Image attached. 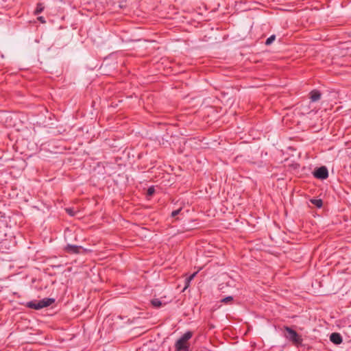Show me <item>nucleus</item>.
Returning a JSON list of instances; mask_svg holds the SVG:
<instances>
[{
    "mask_svg": "<svg viewBox=\"0 0 351 351\" xmlns=\"http://www.w3.org/2000/svg\"><path fill=\"white\" fill-rule=\"evenodd\" d=\"M54 301L55 300L53 298H44L38 302H29L27 303V306L31 308L40 309L50 306L54 302Z\"/></svg>",
    "mask_w": 351,
    "mask_h": 351,
    "instance_id": "1",
    "label": "nucleus"
},
{
    "mask_svg": "<svg viewBox=\"0 0 351 351\" xmlns=\"http://www.w3.org/2000/svg\"><path fill=\"white\" fill-rule=\"evenodd\" d=\"M285 330L287 332L285 337L291 341L295 345H300L302 342V337L293 330L289 327H285Z\"/></svg>",
    "mask_w": 351,
    "mask_h": 351,
    "instance_id": "2",
    "label": "nucleus"
},
{
    "mask_svg": "<svg viewBox=\"0 0 351 351\" xmlns=\"http://www.w3.org/2000/svg\"><path fill=\"white\" fill-rule=\"evenodd\" d=\"M313 175L318 179H326L328 176V169L325 167H321L315 170Z\"/></svg>",
    "mask_w": 351,
    "mask_h": 351,
    "instance_id": "3",
    "label": "nucleus"
},
{
    "mask_svg": "<svg viewBox=\"0 0 351 351\" xmlns=\"http://www.w3.org/2000/svg\"><path fill=\"white\" fill-rule=\"evenodd\" d=\"M330 339L332 343L337 345L340 344L342 342L341 336L337 332L332 333L330 335Z\"/></svg>",
    "mask_w": 351,
    "mask_h": 351,
    "instance_id": "4",
    "label": "nucleus"
},
{
    "mask_svg": "<svg viewBox=\"0 0 351 351\" xmlns=\"http://www.w3.org/2000/svg\"><path fill=\"white\" fill-rule=\"evenodd\" d=\"M80 250H82V247L73 245H67L65 247V250L69 253L77 254L80 252Z\"/></svg>",
    "mask_w": 351,
    "mask_h": 351,
    "instance_id": "5",
    "label": "nucleus"
},
{
    "mask_svg": "<svg viewBox=\"0 0 351 351\" xmlns=\"http://www.w3.org/2000/svg\"><path fill=\"white\" fill-rule=\"evenodd\" d=\"M176 346L178 350H185L187 348V341H184L181 337L176 342Z\"/></svg>",
    "mask_w": 351,
    "mask_h": 351,
    "instance_id": "6",
    "label": "nucleus"
},
{
    "mask_svg": "<svg viewBox=\"0 0 351 351\" xmlns=\"http://www.w3.org/2000/svg\"><path fill=\"white\" fill-rule=\"evenodd\" d=\"M321 94L317 90H313L311 93V99L313 101H316L320 99Z\"/></svg>",
    "mask_w": 351,
    "mask_h": 351,
    "instance_id": "7",
    "label": "nucleus"
},
{
    "mask_svg": "<svg viewBox=\"0 0 351 351\" xmlns=\"http://www.w3.org/2000/svg\"><path fill=\"white\" fill-rule=\"evenodd\" d=\"M152 304L156 308H160L163 306L162 302L159 299H153L151 301Z\"/></svg>",
    "mask_w": 351,
    "mask_h": 351,
    "instance_id": "8",
    "label": "nucleus"
},
{
    "mask_svg": "<svg viewBox=\"0 0 351 351\" xmlns=\"http://www.w3.org/2000/svg\"><path fill=\"white\" fill-rule=\"evenodd\" d=\"M43 10H44V5L42 3H38L37 5L36 9L35 10V14H38L40 13L41 12H43Z\"/></svg>",
    "mask_w": 351,
    "mask_h": 351,
    "instance_id": "9",
    "label": "nucleus"
},
{
    "mask_svg": "<svg viewBox=\"0 0 351 351\" xmlns=\"http://www.w3.org/2000/svg\"><path fill=\"white\" fill-rule=\"evenodd\" d=\"M191 337L192 333L191 332H187L182 337V339L184 341H187L189 339H191Z\"/></svg>",
    "mask_w": 351,
    "mask_h": 351,
    "instance_id": "10",
    "label": "nucleus"
},
{
    "mask_svg": "<svg viewBox=\"0 0 351 351\" xmlns=\"http://www.w3.org/2000/svg\"><path fill=\"white\" fill-rule=\"evenodd\" d=\"M311 202L318 208L322 206V201L321 199H313Z\"/></svg>",
    "mask_w": 351,
    "mask_h": 351,
    "instance_id": "11",
    "label": "nucleus"
},
{
    "mask_svg": "<svg viewBox=\"0 0 351 351\" xmlns=\"http://www.w3.org/2000/svg\"><path fill=\"white\" fill-rule=\"evenodd\" d=\"M275 39L276 36L274 35H272L267 39L265 44L267 45H269L275 40Z\"/></svg>",
    "mask_w": 351,
    "mask_h": 351,
    "instance_id": "12",
    "label": "nucleus"
},
{
    "mask_svg": "<svg viewBox=\"0 0 351 351\" xmlns=\"http://www.w3.org/2000/svg\"><path fill=\"white\" fill-rule=\"evenodd\" d=\"M66 212L71 216H74L76 213V211H75L73 208H66L65 209Z\"/></svg>",
    "mask_w": 351,
    "mask_h": 351,
    "instance_id": "13",
    "label": "nucleus"
},
{
    "mask_svg": "<svg viewBox=\"0 0 351 351\" xmlns=\"http://www.w3.org/2000/svg\"><path fill=\"white\" fill-rule=\"evenodd\" d=\"M232 300H233V298L232 296H228V297H226V298L222 299L221 302L223 303H228V302L232 301Z\"/></svg>",
    "mask_w": 351,
    "mask_h": 351,
    "instance_id": "14",
    "label": "nucleus"
},
{
    "mask_svg": "<svg viewBox=\"0 0 351 351\" xmlns=\"http://www.w3.org/2000/svg\"><path fill=\"white\" fill-rule=\"evenodd\" d=\"M154 191H155L153 187H150L147 190V194L149 195H152L154 193Z\"/></svg>",
    "mask_w": 351,
    "mask_h": 351,
    "instance_id": "15",
    "label": "nucleus"
},
{
    "mask_svg": "<svg viewBox=\"0 0 351 351\" xmlns=\"http://www.w3.org/2000/svg\"><path fill=\"white\" fill-rule=\"evenodd\" d=\"M180 210H181V209H178V210L173 211L171 213V216L175 217V216L178 215L180 213Z\"/></svg>",
    "mask_w": 351,
    "mask_h": 351,
    "instance_id": "16",
    "label": "nucleus"
},
{
    "mask_svg": "<svg viewBox=\"0 0 351 351\" xmlns=\"http://www.w3.org/2000/svg\"><path fill=\"white\" fill-rule=\"evenodd\" d=\"M190 282H191V281H188V278H186V280H185V287H184V291L185 289H186L189 287V284H190Z\"/></svg>",
    "mask_w": 351,
    "mask_h": 351,
    "instance_id": "17",
    "label": "nucleus"
},
{
    "mask_svg": "<svg viewBox=\"0 0 351 351\" xmlns=\"http://www.w3.org/2000/svg\"><path fill=\"white\" fill-rule=\"evenodd\" d=\"M197 274V272H195L193 273L192 275H191L189 278H188V281H191L194 277L196 276Z\"/></svg>",
    "mask_w": 351,
    "mask_h": 351,
    "instance_id": "18",
    "label": "nucleus"
},
{
    "mask_svg": "<svg viewBox=\"0 0 351 351\" xmlns=\"http://www.w3.org/2000/svg\"><path fill=\"white\" fill-rule=\"evenodd\" d=\"M38 19L42 22V23H45L43 19L42 16L39 17Z\"/></svg>",
    "mask_w": 351,
    "mask_h": 351,
    "instance_id": "19",
    "label": "nucleus"
}]
</instances>
